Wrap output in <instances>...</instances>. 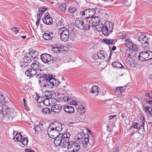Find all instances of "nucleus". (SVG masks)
Listing matches in <instances>:
<instances>
[{
	"label": "nucleus",
	"instance_id": "1a4fd4ad",
	"mask_svg": "<svg viewBox=\"0 0 152 152\" xmlns=\"http://www.w3.org/2000/svg\"><path fill=\"white\" fill-rule=\"evenodd\" d=\"M97 8L95 7L91 8H88L80 12V14L82 16L86 15V17L91 18L94 17L96 13V10Z\"/></svg>",
	"mask_w": 152,
	"mask_h": 152
},
{
	"label": "nucleus",
	"instance_id": "f257e3e1",
	"mask_svg": "<svg viewBox=\"0 0 152 152\" xmlns=\"http://www.w3.org/2000/svg\"><path fill=\"white\" fill-rule=\"evenodd\" d=\"M62 129L61 124L57 121H54L51 123L47 129V134L49 136L53 137L52 138H55L54 143L56 146L61 145V134L60 133Z\"/></svg>",
	"mask_w": 152,
	"mask_h": 152
},
{
	"label": "nucleus",
	"instance_id": "f8f14e48",
	"mask_svg": "<svg viewBox=\"0 0 152 152\" xmlns=\"http://www.w3.org/2000/svg\"><path fill=\"white\" fill-rule=\"evenodd\" d=\"M87 19H88V21L89 23L91 25L92 28L95 27V26H96V25H99L101 21L100 18L99 17H87Z\"/></svg>",
	"mask_w": 152,
	"mask_h": 152
},
{
	"label": "nucleus",
	"instance_id": "4d7b16f0",
	"mask_svg": "<svg viewBox=\"0 0 152 152\" xmlns=\"http://www.w3.org/2000/svg\"><path fill=\"white\" fill-rule=\"evenodd\" d=\"M145 96L149 97L152 99V91H151L149 93H147L145 94Z\"/></svg>",
	"mask_w": 152,
	"mask_h": 152
},
{
	"label": "nucleus",
	"instance_id": "b1692460",
	"mask_svg": "<svg viewBox=\"0 0 152 152\" xmlns=\"http://www.w3.org/2000/svg\"><path fill=\"white\" fill-rule=\"evenodd\" d=\"M63 109L65 112L69 114L73 113L75 111L74 108L70 106H65L64 107Z\"/></svg>",
	"mask_w": 152,
	"mask_h": 152
},
{
	"label": "nucleus",
	"instance_id": "f3484780",
	"mask_svg": "<svg viewBox=\"0 0 152 152\" xmlns=\"http://www.w3.org/2000/svg\"><path fill=\"white\" fill-rule=\"evenodd\" d=\"M47 74H39L36 75V77L37 78H39L40 79L38 81L39 83L40 86L41 85L44 84V80L45 79L46 76H47Z\"/></svg>",
	"mask_w": 152,
	"mask_h": 152
},
{
	"label": "nucleus",
	"instance_id": "6e6552de",
	"mask_svg": "<svg viewBox=\"0 0 152 152\" xmlns=\"http://www.w3.org/2000/svg\"><path fill=\"white\" fill-rule=\"evenodd\" d=\"M61 134V146L64 148L67 147L70 145V142H69V137H70V134L69 132H66L63 134Z\"/></svg>",
	"mask_w": 152,
	"mask_h": 152
},
{
	"label": "nucleus",
	"instance_id": "052dcab7",
	"mask_svg": "<svg viewBox=\"0 0 152 152\" xmlns=\"http://www.w3.org/2000/svg\"><path fill=\"white\" fill-rule=\"evenodd\" d=\"M25 151L26 152H35L34 151L31 149H25Z\"/></svg>",
	"mask_w": 152,
	"mask_h": 152
},
{
	"label": "nucleus",
	"instance_id": "864d4df0",
	"mask_svg": "<svg viewBox=\"0 0 152 152\" xmlns=\"http://www.w3.org/2000/svg\"><path fill=\"white\" fill-rule=\"evenodd\" d=\"M119 151V148L115 147L111 150V152H118Z\"/></svg>",
	"mask_w": 152,
	"mask_h": 152
},
{
	"label": "nucleus",
	"instance_id": "13d9d810",
	"mask_svg": "<svg viewBox=\"0 0 152 152\" xmlns=\"http://www.w3.org/2000/svg\"><path fill=\"white\" fill-rule=\"evenodd\" d=\"M145 102L147 103L152 105V100L148 98L146 99Z\"/></svg>",
	"mask_w": 152,
	"mask_h": 152
},
{
	"label": "nucleus",
	"instance_id": "e433bc0d",
	"mask_svg": "<svg viewBox=\"0 0 152 152\" xmlns=\"http://www.w3.org/2000/svg\"><path fill=\"white\" fill-rule=\"evenodd\" d=\"M144 118L143 117V120L141 123V124L140 126V127L139 129V130H140V132H141V134H144L145 132L144 128L145 123L143 121V120Z\"/></svg>",
	"mask_w": 152,
	"mask_h": 152
},
{
	"label": "nucleus",
	"instance_id": "aec40b11",
	"mask_svg": "<svg viewBox=\"0 0 152 152\" xmlns=\"http://www.w3.org/2000/svg\"><path fill=\"white\" fill-rule=\"evenodd\" d=\"M37 71L31 68H29L25 72L26 75L28 77L33 76L37 74Z\"/></svg>",
	"mask_w": 152,
	"mask_h": 152
},
{
	"label": "nucleus",
	"instance_id": "a19ab883",
	"mask_svg": "<svg viewBox=\"0 0 152 152\" xmlns=\"http://www.w3.org/2000/svg\"><path fill=\"white\" fill-rule=\"evenodd\" d=\"M42 112L43 114H49L51 112V111L50 109L47 107L42 108Z\"/></svg>",
	"mask_w": 152,
	"mask_h": 152
},
{
	"label": "nucleus",
	"instance_id": "f704fd0d",
	"mask_svg": "<svg viewBox=\"0 0 152 152\" xmlns=\"http://www.w3.org/2000/svg\"><path fill=\"white\" fill-rule=\"evenodd\" d=\"M49 54L47 53H43L40 56V59L44 63H46V61L48 57H49Z\"/></svg>",
	"mask_w": 152,
	"mask_h": 152
},
{
	"label": "nucleus",
	"instance_id": "2f4dec72",
	"mask_svg": "<svg viewBox=\"0 0 152 152\" xmlns=\"http://www.w3.org/2000/svg\"><path fill=\"white\" fill-rule=\"evenodd\" d=\"M112 65L114 67H116L119 68L125 69V67L122 64L118 61L113 62L112 64Z\"/></svg>",
	"mask_w": 152,
	"mask_h": 152
},
{
	"label": "nucleus",
	"instance_id": "de8ad7c7",
	"mask_svg": "<svg viewBox=\"0 0 152 152\" xmlns=\"http://www.w3.org/2000/svg\"><path fill=\"white\" fill-rule=\"evenodd\" d=\"M69 11L71 13H73L77 10L75 7H70L68 9Z\"/></svg>",
	"mask_w": 152,
	"mask_h": 152
},
{
	"label": "nucleus",
	"instance_id": "4be33fe9",
	"mask_svg": "<svg viewBox=\"0 0 152 152\" xmlns=\"http://www.w3.org/2000/svg\"><path fill=\"white\" fill-rule=\"evenodd\" d=\"M98 53L100 59L102 60H104L107 57V52L104 50H101L98 51Z\"/></svg>",
	"mask_w": 152,
	"mask_h": 152
},
{
	"label": "nucleus",
	"instance_id": "69168bd1",
	"mask_svg": "<svg viewBox=\"0 0 152 152\" xmlns=\"http://www.w3.org/2000/svg\"><path fill=\"white\" fill-rule=\"evenodd\" d=\"M126 86H124L123 87H120V89L121 90V92H123L125 91V90L126 89Z\"/></svg>",
	"mask_w": 152,
	"mask_h": 152
},
{
	"label": "nucleus",
	"instance_id": "e2e57ef3",
	"mask_svg": "<svg viewBox=\"0 0 152 152\" xmlns=\"http://www.w3.org/2000/svg\"><path fill=\"white\" fill-rule=\"evenodd\" d=\"M68 99H69V97L67 96L64 97L63 98V100L64 102H68Z\"/></svg>",
	"mask_w": 152,
	"mask_h": 152
},
{
	"label": "nucleus",
	"instance_id": "c9c22d12",
	"mask_svg": "<svg viewBox=\"0 0 152 152\" xmlns=\"http://www.w3.org/2000/svg\"><path fill=\"white\" fill-rule=\"evenodd\" d=\"M140 124L137 122H133L131 126L130 127V129H131V128H133L136 129V131H139V129L140 127Z\"/></svg>",
	"mask_w": 152,
	"mask_h": 152
},
{
	"label": "nucleus",
	"instance_id": "3c124183",
	"mask_svg": "<svg viewBox=\"0 0 152 152\" xmlns=\"http://www.w3.org/2000/svg\"><path fill=\"white\" fill-rule=\"evenodd\" d=\"M120 87H117L115 91V93L118 95H119L121 94L122 92L120 89Z\"/></svg>",
	"mask_w": 152,
	"mask_h": 152
},
{
	"label": "nucleus",
	"instance_id": "7c9ffc66",
	"mask_svg": "<svg viewBox=\"0 0 152 152\" xmlns=\"http://www.w3.org/2000/svg\"><path fill=\"white\" fill-rule=\"evenodd\" d=\"M28 53L31 55V57L33 60H34V58H35L36 56H39V52L35 50H32L29 51Z\"/></svg>",
	"mask_w": 152,
	"mask_h": 152
},
{
	"label": "nucleus",
	"instance_id": "6ab92c4d",
	"mask_svg": "<svg viewBox=\"0 0 152 152\" xmlns=\"http://www.w3.org/2000/svg\"><path fill=\"white\" fill-rule=\"evenodd\" d=\"M53 95V94L51 91H46L45 93V96L46 99L48 100L50 99L51 101H54V103H55V101L56 102L57 100L55 98H52Z\"/></svg>",
	"mask_w": 152,
	"mask_h": 152
},
{
	"label": "nucleus",
	"instance_id": "0eeeda50",
	"mask_svg": "<svg viewBox=\"0 0 152 152\" xmlns=\"http://www.w3.org/2000/svg\"><path fill=\"white\" fill-rule=\"evenodd\" d=\"M152 59V52L142 51L138 56V59L140 62H143Z\"/></svg>",
	"mask_w": 152,
	"mask_h": 152
},
{
	"label": "nucleus",
	"instance_id": "423d86ee",
	"mask_svg": "<svg viewBox=\"0 0 152 152\" xmlns=\"http://www.w3.org/2000/svg\"><path fill=\"white\" fill-rule=\"evenodd\" d=\"M58 30L60 33L61 39L64 42L68 41L69 37V31L67 28L63 27L58 29Z\"/></svg>",
	"mask_w": 152,
	"mask_h": 152
},
{
	"label": "nucleus",
	"instance_id": "0e129e2a",
	"mask_svg": "<svg viewBox=\"0 0 152 152\" xmlns=\"http://www.w3.org/2000/svg\"><path fill=\"white\" fill-rule=\"evenodd\" d=\"M116 117V115H110L109 116V120H111L112 119H113V118H115Z\"/></svg>",
	"mask_w": 152,
	"mask_h": 152
},
{
	"label": "nucleus",
	"instance_id": "09e8293b",
	"mask_svg": "<svg viewBox=\"0 0 152 152\" xmlns=\"http://www.w3.org/2000/svg\"><path fill=\"white\" fill-rule=\"evenodd\" d=\"M47 10V9L44 7L40 8L39 9V13L42 15L44 12Z\"/></svg>",
	"mask_w": 152,
	"mask_h": 152
},
{
	"label": "nucleus",
	"instance_id": "49530a36",
	"mask_svg": "<svg viewBox=\"0 0 152 152\" xmlns=\"http://www.w3.org/2000/svg\"><path fill=\"white\" fill-rule=\"evenodd\" d=\"M5 98L4 95L2 93L0 94V105H4L2 103Z\"/></svg>",
	"mask_w": 152,
	"mask_h": 152
},
{
	"label": "nucleus",
	"instance_id": "cd10ccee",
	"mask_svg": "<svg viewBox=\"0 0 152 152\" xmlns=\"http://www.w3.org/2000/svg\"><path fill=\"white\" fill-rule=\"evenodd\" d=\"M104 42L107 45H114L117 41L116 39H105L103 40Z\"/></svg>",
	"mask_w": 152,
	"mask_h": 152
},
{
	"label": "nucleus",
	"instance_id": "ea45409f",
	"mask_svg": "<svg viewBox=\"0 0 152 152\" xmlns=\"http://www.w3.org/2000/svg\"><path fill=\"white\" fill-rule=\"evenodd\" d=\"M34 129L36 133L38 134H39L43 129L42 128L40 125H37Z\"/></svg>",
	"mask_w": 152,
	"mask_h": 152
},
{
	"label": "nucleus",
	"instance_id": "39448f33",
	"mask_svg": "<svg viewBox=\"0 0 152 152\" xmlns=\"http://www.w3.org/2000/svg\"><path fill=\"white\" fill-rule=\"evenodd\" d=\"M114 26L113 23L107 21H106L102 27V32L105 36H107L112 32Z\"/></svg>",
	"mask_w": 152,
	"mask_h": 152
},
{
	"label": "nucleus",
	"instance_id": "20e7f679",
	"mask_svg": "<svg viewBox=\"0 0 152 152\" xmlns=\"http://www.w3.org/2000/svg\"><path fill=\"white\" fill-rule=\"evenodd\" d=\"M89 135L88 134H85L83 132H80L75 136V141L79 143L82 144L84 148H87L89 142Z\"/></svg>",
	"mask_w": 152,
	"mask_h": 152
},
{
	"label": "nucleus",
	"instance_id": "72a5a7b5",
	"mask_svg": "<svg viewBox=\"0 0 152 152\" xmlns=\"http://www.w3.org/2000/svg\"><path fill=\"white\" fill-rule=\"evenodd\" d=\"M144 110L147 114H149L150 115H152V107L147 106L144 107Z\"/></svg>",
	"mask_w": 152,
	"mask_h": 152
},
{
	"label": "nucleus",
	"instance_id": "58836bf2",
	"mask_svg": "<svg viewBox=\"0 0 152 152\" xmlns=\"http://www.w3.org/2000/svg\"><path fill=\"white\" fill-rule=\"evenodd\" d=\"M23 57L31 63L32 62L33 60L31 57V55L28 53H26L24 55Z\"/></svg>",
	"mask_w": 152,
	"mask_h": 152
},
{
	"label": "nucleus",
	"instance_id": "9d476101",
	"mask_svg": "<svg viewBox=\"0 0 152 152\" xmlns=\"http://www.w3.org/2000/svg\"><path fill=\"white\" fill-rule=\"evenodd\" d=\"M148 37L143 34H140L138 37V41L141 43V45L143 48H146L149 46Z\"/></svg>",
	"mask_w": 152,
	"mask_h": 152
},
{
	"label": "nucleus",
	"instance_id": "c756f323",
	"mask_svg": "<svg viewBox=\"0 0 152 152\" xmlns=\"http://www.w3.org/2000/svg\"><path fill=\"white\" fill-rule=\"evenodd\" d=\"M64 49L63 48H59L58 47H53L52 48V51L54 53H62L64 51Z\"/></svg>",
	"mask_w": 152,
	"mask_h": 152
},
{
	"label": "nucleus",
	"instance_id": "79ce46f5",
	"mask_svg": "<svg viewBox=\"0 0 152 152\" xmlns=\"http://www.w3.org/2000/svg\"><path fill=\"white\" fill-rule=\"evenodd\" d=\"M20 142L22 143L23 145L25 146L27 145L28 142V138L27 137H23L22 141Z\"/></svg>",
	"mask_w": 152,
	"mask_h": 152
},
{
	"label": "nucleus",
	"instance_id": "680f3d73",
	"mask_svg": "<svg viewBox=\"0 0 152 152\" xmlns=\"http://www.w3.org/2000/svg\"><path fill=\"white\" fill-rule=\"evenodd\" d=\"M67 102H68V103L69 104V103H71L72 102H75L71 98L69 97V99H68Z\"/></svg>",
	"mask_w": 152,
	"mask_h": 152
},
{
	"label": "nucleus",
	"instance_id": "37998d69",
	"mask_svg": "<svg viewBox=\"0 0 152 152\" xmlns=\"http://www.w3.org/2000/svg\"><path fill=\"white\" fill-rule=\"evenodd\" d=\"M78 110H80L81 112H80V113H84L86 112V110L85 107L83 105H80L79 106Z\"/></svg>",
	"mask_w": 152,
	"mask_h": 152
},
{
	"label": "nucleus",
	"instance_id": "c03bdc74",
	"mask_svg": "<svg viewBox=\"0 0 152 152\" xmlns=\"http://www.w3.org/2000/svg\"><path fill=\"white\" fill-rule=\"evenodd\" d=\"M58 8L62 11L65 12L66 9V5L64 3L60 4L58 6Z\"/></svg>",
	"mask_w": 152,
	"mask_h": 152
},
{
	"label": "nucleus",
	"instance_id": "603ef678",
	"mask_svg": "<svg viewBox=\"0 0 152 152\" xmlns=\"http://www.w3.org/2000/svg\"><path fill=\"white\" fill-rule=\"evenodd\" d=\"M12 30L14 32L15 34L17 33L19 31V30L18 28L16 27H13L12 28Z\"/></svg>",
	"mask_w": 152,
	"mask_h": 152
},
{
	"label": "nucleus",
	"instance_id": "473e14b6",
	"mask_svg": "<svg viewBox=\"0 0 152 152\" xmlns=\"http://www.w3.org/2000/svg\"><path fill=\"white\" fill-rule=\"evenodd\" d=\"M133 50L129 48L126 50L124 52L125 54L126 57L128 58L131 57L132 52H133Z\"/></svg>",
	"mask_w": 152,
	"mask_h": 152
},
{
	"label": "nucleus",
	"instance_id": "2eb2a0df",
	"mask_svg": "<svg viewBox=\"0 0 152 152\" xmlns=\"http://www.w3.org/2000/svg\"><path fill=\"white\" fill-rule=\"evenodd\" d=\"M54 37L53 33L49 31H47V32L43 35V38L45 40H51Z\"/></svg>",
	"mask_w": 152,
	"mask_h": 152
},
{
	"label": "nucleus",
	"instance_id": "5fc2aeb1",
	"mask_svg": "<svg viewBox=\"0 0 152 152\" xmlns=\"http://www.w3.org/2000/svg\"><path fill=\"white\" fill-rule=\"evenodd\" d=\"M131 62L132 64H131V67H134L137 65L136 62L135 61L134 59H132V61Z\"/></svg>",
	"mask_w": 152,
	"mask_h": 152
},
{
	"label": "nucleus",
	"instance_id": "c85d7f7f",
	"mask_svg": "<svg viewBox=\"0 0 152 152\" xmlns=\"http://www.w3.org/2000/svg\"><path fill=\"white\" fill-rule=\"evenodd\" d=\"M23 137L22 135L20 133L18 134V133L15 134V136L13 138L15 142H21Z\"/></svg>",
	"mask_w": 152,
	"mask_h": 152
},
{
	"label": "nucleus",
	"instance_id": "9b49d317",
	"mask_svg": "<svg viewBox=\"0 0 152 152\" xmlns=\"http://www.w3.org/2000/svg\"><path fill=\"white\" fill-rule=\"evenodd\" d=\"M80 146L77 142H71L67 148L68 152H78L80 150Z\"/></svg>",
	"mask_w": 152,
	"mask_h": 152
},
{
	"label": "nucleus",
	"instance_id": "5701e85b",
	"mask_svg": "<svg viewBox=\"0 0 152 152\" xmlns=\"http://www.w3.org/2000/svg\"><path fill=\"white\" fill-rule=\"evenodd\" d=\"M84 20L85 22L83 25V27L82 28V29L88 30L90 29V26H91V25H90V24L89 23V22L88 21V19H87V17L84 18Z\"/></svg>",
	"mask_w": 152,
	"mask_h": 152
},
{
	"label": "nucleus",
	"instance_id": "412c9836",
	"mask_svg": "<svg viewBox=\"0 0 152 152\" xmlns=\"http://www.w3.org/2000/svg\"><path fill=\"white\" fill-rule=\"evenodd\" d=\"M84 19L82 20L77 19L75 22L76 26L79 28L82 29L83 26V25L84 23Z\"/></svg>",
	"mask_w": 152,
	"mask_h": 152
},
{
	"label": "nucleus",
	"instance_id": "393cba45",
	"mask_svg": "<svg viewBox=\"0 0 152 152\" xmlns=\"http://www.w3.org/2000/svg\"><path fill=\"white\" fill-rule=\"evenodd\" d=\"M99 88L97 86H93L90 90V92L94 94V96H97L99 92Z\"/></svg>",
	"mask_w": 152,
	"mask_h": 152
},
{
	"label": "nucleus",
	"instance_id": "bf43d9fd",
	"mask_svg": "<svg viewBox=\"0 0 152 152\" xmlns=\"http://www.w3.org/2000/svg\"><path fill=\"white\" fill-rule=\"evenodd\" d=\"M39 60V58L38 56H36L35 58H34V60H33L34 62H39L38 61Z\"/></svg>",
	"mask_w": 152,
	"mask_h": 152
},
{
	"label": "nucleus",
	"instance_id": "6e6d98bb",
	"mask_svg": "<svg viewBox=\"0 0 152 152\" xmlns=\"http://www.w3.org/2000/svg\"><path fill=\"white\" fill-rule=\"evenodd\" d=\"M92 58L94 60H96L99 58V55H98V53L97 52V54H94L92 56Z\"/></svg>",
	"mask_w": 152,
	"mask_h": 152
},
{
	"label": "nucleus",
	"instance_id": "8fccbe9b",
	"mask_svg": "<svg viewBox=\"0 0 152 152\" xmlns=\"http://www.w3.org/2000/svg\"><path fill=\"white\" fill-rule=\"evenodd\" d=\"M23 102L25 108L26 110H29V107L27 105V102L26 100L25 99H23Z\"/></svg>",
	"mask_w": 152,
	"mask_h": 152
},
{
	"label": "nucleus",
	"instance_id": "4c0bfd02",
	"mask_svg": "<svg viewBox=\"0 0 152 152\" xmlns=\"http://www.w3.org/2000/svg\"><path fill=\"white\" fill-rule=\"evenodd\" d=\"M103 26L102 24H100V23H99V25H96V26H95V27H93L92 28L94 30H96L98 31H102V27Z\"/></svg>",
	"mask_w": 152,
	"mask_h": 152
},
{
	"label": "nucleus",
	"instance_id": "a878e982",
	"mask_svg": "<svg viewBox=\"0 0 152 152\" xmlns=\"http://www.w3.org/2000/svg\"><path fill=\"white\" fill-rule=\"evenodd\" d=\"M22 61L20 62V65L21 67H25L27 66L30 63V62L23 57L22 58Z\"/></svg>",
	"mask_w": 152,
	"mask_h": 152
},
{
	"label": "nucleus",
	"instance_id": "7ed1b4c3",
	"mask_svg": "<svg viewBox=\"0 0 152 152\" xmlns=\"http://www.w3.org/2000/svg\"><path fill=\"white\" fill-rule=\"evenodd\" d=\"M44 81V84L40 86L42 88H51L54 86H58L59 84V82L58 80L53 78L52 75L49 74H47Z\"/></svg>",
	"mask_w": 152,
	"mask_h": 152
},
{
	"label": "nucleus",
	"instance_id": "a211bd4d",
	"mask_svg": "<svg viewBox=\"0 0 152 152\" xmlns=\"http://www.w3.org/2000/svg\"><path fill=\"white\" fill-rule=\"evenodd\" d=\"M61 105L56 104L52 107L51 111L54 113H58L61 111Z\"/></svg>",
	"mask_w": 152,
	"mask_h": 152
},
{
	"label": "nucleus",
	"instance_id": "ddd939ff",
	"mask_svg": "<svg viewBox=\"0 0 152 152\" xmlns=\"http://www.w3.org/2000/svg\"><path fill=\"white\" fill-rule=\"evenodd\" d=\"M125 43L126 46L129 48H132L133 50L135 51H137L138 50L137 45L134 42H133L131 39H126L125 40Z\"/></svg>",
	"mask_w": 152,
	"mask_h": 152
},
{
	"label": "nucleus",
	"instance_id": "4468645a",
	"mask_svg": "<svg viewBox=\"0 0 152 152\" xmlns=\"http://www.w3.org/2000/svg\"><path fill=\"white\" fill-rule=\"evenodd\" d=\"M61 60V56L53 57V59L51 61V64L54 66L55 67H58L60 64V61Z\"/></svg>",
	"mask_w": 152,
	"mask_h": 152
},
{
	"label": "nucleus",
	"instance_id": "774afa93",
	"mask_svg": "<svg viewBox=\"0 0 152 152\" xmlns=\"http://www.w3.org/2000/svg\"><path fill=\"white\" fill-rule=\"evenodd\" d=\"M39 22H40L39 21H38V20H37V21L36 23V26L37 27L39 26Z\"/></svg>",
	"mask_w": 152,
	"mask_h": 152
},
{
	"label": "nucleus",
	"instance_id": "dca6fc26",
	"mask_svg": "<svg viewBox=\"0 0 152 152\" xmlns=\"http://www.w3.org/2000/svg\"><path fill=\"white\" fill-rule=\"evenodd\" d=\"M42 20L44 23L47 25H51L53 24V20L50 15H45L42 18Z\"/></svg>",
	"mask_w": 152,
	"mask_h": 152
},
{
	"label": "nucleus",
	"instance_id": "f03ea898",
	"mask_svg": "<svg viewBox=\"0 0 152 152\" xmlns=\"http://www.w3.org/2000/svg\"><path fill=\"white\" fill-rule=\"evenodd\" d=\"M10 113V108L6 105H0V116H2V119L5 123L10 121L12 118L9 114Z\"/></svg>",
	"mask_w": 152,
	"mask_h": 152
},
{
	"label": "nucleus",
	"instance_id": "a18cd8bd",
	"mask_svg": "<svg viewBox=\"0 0 152 152\" xmlns=\"http://www.w3.org/2000/svg\"><path fill=\"white\" fill-rule=\"evenodd\" d=\"M47 58V60L46 61V63H48V64H51V61L53 58V56L50 55L49 54V58Z\"/></svg>",
	"mask_w": 152,
	"mask_h": 152
},
{
	"label": "nucleus",
	"instance_id": "338daca9",
	"mask_svg": "<svg viewBox=\"0 0 152 152\" xmlns=\"http://www.w3.org/2000/svg\"><path fill=\"white\" fill-rule=\"evenodd\" d=\"M87 132L88 133L90 134L91 135H92V134H93V133L91 132V130L88 129H87Z\"/></svg>",
	"mask_w": 152,
	"mask_h": 152
},
{
	"label": "nucleus",
	"instance_id": "bb28decb",
	"mask_svg": "<svg viewBox=\"0 0 152 152\" xmlns=\"http://www.w3.org/2000/svg\"><path fill=\"white\" fill-rule=\"evenodd\" d=\"M39 65V62H34L31 64L30 66L31 68L37 71V70L38 71L40 69Z\"/></svg>",
	"mask_w": 152,
	"mask_h": 152
}]
</instances>
